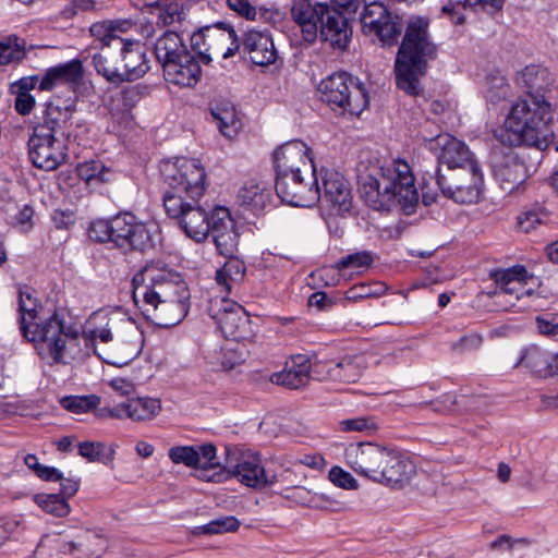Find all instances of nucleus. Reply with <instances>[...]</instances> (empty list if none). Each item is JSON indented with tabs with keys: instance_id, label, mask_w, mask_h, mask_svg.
I'll list each match as a JSON object with an SVG mask.
<instances>
[{
	"instance_id": "nucleus-57",
	"label": "nucleus",
	"mask_w": 558,
	"mask_h": 558,
	"mask_svg": "<svg viewBox=\"0 0 558 558\" xmlns=\"http://www.w3.org/2000/svg\"><path fill=\"white\" fill-rule=\"evenodd\" d=\"M340 427L344 432H373L378 425L373 418L361 416L341 421Z\"/></svg>"
},
{
	"instance_id": "nucleus-21",
	"label": "nucleus",
	"mask_w": 558,
	"mask_h": 558,
	"mask_svg": "<svg viewBox=\"0 0 558 558\" xmlns=\"http://www.w3.org/2000/svg\"><path fill=\"white\" fill-rule=\"evenodd\" d=\"M113 243L123 250L146 251L153 246V239L146 225L131 214L113 218Z\"/></svg>"
},
{
	"instance_id": "nucleus-11",
	"label": "nucleus",
	"mask_w": 558,
	"mask_h": 558,
	"mask_svg": "<svg viewBox=\"0 0 558 558\" xmlns=\"http://www.w3.org/2000/svg\"><path fill=\"white\" fill-rule=\"evenodd\" d=\"M191 46L206 63L211 61L213 56L228 59L234 56L240 47L234 29L221 23L205 26L193 33Z\"/></svg>"
},
{
	"instance_id": "nucleus-39",
	"label": "nucleus",
	"mask_w": 558,
	"mask_h": 558,
	"mask_svg": "<svg viewBox=\"0 0 558 558\" xmlns=\"http://www.w3.org/2000/svg\"><path fill=\"white\" fill-rule=\"evenodd\" d=\"M210 113L223 136L233 138L238 135L242 128V120L231 102H216L211 106Z\"/></svg>"
},
{
	"instance_id": "nucleus-43",
	"label": "nucleus",
	"mask_w": 558,
	"mask_h": 558,
	"mask_svg": "<svg viewBox=\"0 0 558 558\" xmlns=\"http://www.w3.org/2000/svg\"><path fill=\"white\" fill-rule=\"evenodd\" d=\"M140 100V93L135 87L124 88L112 95L107 105L112 119L118 123H128L131 119V111Z\"/></svg>"
},
{
	"instance_id": "nucleus-47",
	"label": "nucleus",
	"mask_w": 558,
	"mask_h": 558,
	"mask_svg": "<svg viewBox=\"0 0 558 558\" xmlns=\"http://www.w3.org/2000/svg\"><path fill=\"white\" fill-rule=\"evenodd\" d=\"M78 454L89 462H101L106 465L112 466L116 450L114 447L111 446L106 451V446L104 442L99 441H83L80 442L78 446Z\"/></svg>"
},
{
	"instance_id": "nucleus-27",
	"label": "nucleus",
	"mask_w": 558,
	"mask_h": 558,
	"mask_svg": "<svg viewBox=\"0 0 558 558\" xmlns=\"http://www.w3.org/2000/svg\"><path fill=\"white\" fill-rule=\"evenodd\" d=\"M166 82L180 88H192L202 77V66L191 51L162 68Z\"/></svg>"
},
{
	"instance_id": "nucleus-35",
	"label": "nucleus",
	"mask_w": 558,
	"mask_h": 558,
	"mask_svg": "<svg viewBox=\"0 0 558 558\" xmlns=\"http://www.w3.org/2000/svg\"><path fill=\"white\" fill-rule=\"evenodd\" d=\"M69 534L72 558H99L106 549V539L94 531H70Z\"/></svg>"
},
{
	"instance_id": "nucleus-10",
	"label": "nucleus",
	"mask_w": 558,
	"mask_h": 558,
	"mask_svg": "<svg viewBox=\"0 0 558 558\" xmlns=\"http://www.w3.org/2000/svg\"><path fill=\"white\" fill-rule=\"evenodd\" d=\"M494 277L499 286V291L495 295L505 311L530 308L539 296L533 289L525 287L529 280H535V278L529 275L524 266L517 265L499 270Z\"/></svg>"
},
{
	"instance_id": "nucleus-62",
	"label": "nucleus",
	"mask_w": 558,
	"mask_h": 558,
	"mask_svg": "<svg viewBox=\"0 0 558 558\" xmlns=\"http://www.w3.org/2000/svg\"><path fill=\"white\" fill-rule=\"evenodd\" d=\"M228 7L236 12L239 15L247 19L255 20L256 8L251 4L248 0H227Z\"/></svg>"
},
{
	"instance_id": "nucleus-61",
	"label": "nucleus",
	"mask_w": 558,
	"mask_h": 558,
	"mask_svg": "<svg viewBox=\"0 0 558 558\" xmlns=\"http://www.w3.org/2000/svg\"><path fill=\"white\" fill-rule=\"evenodd\" d=\"M243 357L235 349H225L220 352L218 368L221 371H231L241 365Z\"/></svg>"
},
{
	"instance_id": "nucleus-16",
	"label": "nucleus",
	"mask_w": 558,
	"mask_h": 558,
	"mask_svg": "<svg viewBox=\"0 0 558 558\" xmlns=\"http://www.w3.org/2000/svg\"><path fill=\"white\" fill-rule=\"evenodd\" d=\"M209 314L226 338L239 341L251 336L250 317L240 304L227 299L215 300L210 302Z\"/></svg>"
},
{
	"instance_id": "nucleus-36",
	"label": "nucleus",
	"mask_w": 558,
	"mask_h": 558,
	"mask_svg": "<svg viewBox=\"0 0 558 558\" xmlns=\"http://www.w3.org/2000/svg\"><path fill=\"white\" fill-rule=\"evenodd\" d=\"M311 363L304 355H296L287 363L282 372L276 373L270 380L291 389L304 387L310 380Z\"/></svg>"
},
{
	"instance_id": "nucleus-6",
	"label": "nucleus",
	"mask_w": 558,
	"mask_h": 558,
	"mask_svg": "<svg viewBox=\"0 0 558 558\" xmlns=\"http://www.w3.org/2000/svg\"><path fill=\"white\" fill-rule=\"evenodd\" d=\"M207 482L222 483L234 477L239 483L254 489H264L279 483L276 474L266 472L260 454L250 449H235L228 453L226 465L217 466L211 474H204Z\"/></svg>"
},
{
	"instance_id": "nucleus-17",
	"label": "nucleus",
	"mask_w": 558,
	"mask_h": 558,
	"mask_svg": "<svg viewBox=\"0 0 558 558\" xmlns=\"http://www.w3.org/2000/svg\"><path fill=\"white\" fill-rule=\"evenodd\" d=\"M168 457L173 464H183L198 471L197 477L206 481L204 474H211L219 466L217 449L213 444L195 446H173L168 450Z\"/></svg>"
},
{
	"instance_id": "nucleus-9",
	"label": "nucleus",
	"mask_w": 558,
	"mask_h": 558,
	"mask_svg": "<svg viewBox=\"0 0 558 558\" xmlns=\"http://www.w3.org/2000/svg\"><path fill=\"white\" fill-rule=\"evenodd\" d=\"M436 180L442 195L457 204H476L482 197L484 175L480 163L445 170L438 168Z\"/></svg>"
},
{
	"instance_id": "nucleus-45",
	"label": "nucleus",
	"mask_w": 558,
	"mask_h": 558,
	"mask_svg": "<svg viewBox=\"0 0 558 558\" xmlns=\"http://www.w3.org/2000/svg\"><path fill=\"white\" fill-rule=\"evenodd\" d=\"M72 111L69 107H60L54 104H47L43 121L34 129H41L43 134H53L63 132L70 121Z\"/></svg>"
},
{
	"instance_id": "nucleus-19",
	"label": "nucleus",
	"mask_w": 558,
	"mask_h": 558,
	"mask_svg": "<svg viewBox=\"0 0 558 558\" xmlns=\"http://www.w3.org/2000/svg\"><path fill=\"white\" fill-rule=\"evenodd\" d=\"M276 177L290 174L308 175L315 170L310 148L302 141H290L274 153Z\"/></svg>"
},
{
	"instance_id": "nucleus-22",
	"label": "nucleus",
	"mask_w": 558,
	"mask_h": 558,
	"mask_svg": "<svg viewBox=\"0 0 558 558\" xmlns=\"http://www.w3.org/2000/svg\"><path fill=\"white\" fill-rule=\"evenodd\" d=\"M319 178L322 181L319 201L329 206L332 214L348 213L352 207V194L344 177L336 170L322 169Z\"/></svg>"
},
{
	"instance_id": "nucleus-23",
	"label": "nucleus",
	"mask_w": 558,
	"mask_h": 558,
	"mask_svg": "<svg viewBox=\"0 0 558 558\" xmlns=\"http://www.w3.org/2000/svg\"><path fill=\"white\" fill-rule=\"evenodd\" d=\"M142 11L156 17L158 26L169 27L170 31L185 33L193 26L187 11L178 0H146Z\"/></svg>"
},
{
	"instance_id": "nucleus-40",
	"label": "nucleus",
	"mask_w": 558,
	"mask_h": 558,
	"mask_svg": "<svg viewBox=\"0 0 558 558\" xmlns=\"http://www.w3.org/2000/svg\"><path fill=\"white\" fill-rule=\"evenodd\" d=\"M181 31H168L155 44V54L162 68L177 60L181 54L190 52L180 35Z\"/></svg>"
},
{
	"instance_id": "nucleus-5",
	"label": "nucleus",
	"mask_w": 558,
	"mask_h": 558,
	"mask_svg": "<svg viewBox=\"0 0 558 558\" xmlns=\"http://www.w3.org/2000/svg\"><path fill=\"white\" fill-rule=\"evenodd\" d=\"M428 27L427 19L411 17L396 57V84L409 96L415 97L423 93L421 81L426 73L427 60L436 53Z\"/></svg>"
},
{
	"instance_id": "nucleus-38",
	"label": "nucleus",
	"mask_w": 558,
	"mask_h": 558,
	"mask_svg": "<svg viewBox=\"0 0 558 558\" xmlns=\"http://www.w3.org/2000/svg\"><path fill=\"white\" fill-rule=\"evenodd\" d=\"M239 199L254 213L263 211L272 201V190L267 182L251 180L239 192Z\"/></svg>"
},
{
	"instance_id": "nucleus-52",
	"label": "nucleus",
	"mask_w": 558,
	"mask_h": 558,
	"mask_svg": "<svg viewBox=\"0 0 558 558\" xmlns=\"http://www.w3.org/2000/svg\"><path fill=\"white\" fill-rule=\"evenodd\" d=\"M34 501L44 511L56 517H64L70 512L68 501L58 494H38L34 496Z\"/></svg>"
},
{
	"instance_id": "nucleus-8",
	"label": "nucleus",
	"mask_w": 558,
	"mask_h": 558,
	"mask_svg": "<svg viewBox=\"0 0 558 558\" xmlns=\"http://www.w3.org/2000/svg\"><path fill=\"white\" fill-rule=\"evenodd\" d=\"M318 90L332 110L350 116H359L368 105L366 90L347 72L327 76L319 83Z\"/></svg>"
},
{
	"instance_id": "nucleus-44",
	"label": "nucleus",
	"mask_w": 558,
	"mask_h": 558,
	"mask_svg": "<svg viewBox=\"0 0 558 558\" xmlns=\"http://www.w3.org/2000/svg\"><path fill=\"white\" fill-rule=\"evenodd\" d=\"M28 52L27 43L15 34L0 35V66L23 62Z\"/></svg>"
},
{
	"instance_id": "nucleus-59",
	"label": "nucleus",
	"mask_w": 558,
	"mask_h": 558,
	"mask_svg": "<svg viewBox=\"0 0 558 558\" xmlns=\"http://www.w3.org/2000/svg\"><path fill=\"white\" fill-rule=\"evenodd\" d=\"M229 259L225 263V265L220 268V277L228 276L231 281L239 282L245 272V266L243 262L233 257H228Z\"/></svg>"
},
{
	"instance_id": "nucleus-51",
	"label": "nucleus",
	"mask_w": 558,
	"mask_h": 558,
	"mask_svg": "<svg viewBox=\"0 0 558 558\" xmlns=\"http://www.w3.org/2000/svg\"><path fill=\"white\" fill-rule=\"evenodd\" d=\"M101 399L97 395L65 396L60 400V404L66 411L74 414L88 413L99 407Z\"/></svg>"
},
{
	"instance_id": "nucleus-15",
	"label": "nucleus",
	"mask_w": 558,
	"mask_h": 558,
	"mask_svg": "<svg viewBox=\"0 0 558 558\" xmlns=\"http://www.w3.org/2000/svg\"><path fill=\"white\" fill-rule=\"evenodd\" d=\"M277 196L282 203L296 207H311L319 202L320 186L316 171L305 174L276 177Z\"/></svg>"
},
{
	"instance_id": "nucleus-31",
	"label": "nucleus",
	"mask_w": 558,
	"mask_h": 558,
	"mask_svg": "<svg viewBox=\"0 0 558 558\" xmlns=\"http://www.w3.org/2000/svg\"><path fill=\"white\" fill-rule=\"evenodd\" d=\"M160 410L161 404L158 399L133 398L109 409L108 416L120 420L147 421L154 418Z\"/></svg>"
},
{
	"instance_id": "nucleus-64",
	"label": "nucleus",
	"mask_w": 558,
	"mask_h": 558,
	"mask_svg": "<svg viewBox=\"0 0 558 558\" xmlns=\"http://www.w3.org/2000/svg\"><path fill=\"white\" fill-rule=\"evenodd\" d=\"M542 222L536 213H525L518 217V223L524 232H529Z\"/></svg>"
},
{
	"instance_id": "nucleus-32",
	"label": "nucleus",
	"mask_w": 558,
	"mask_h": 558,
	"mask_svg": "<svg viewBox=\"0 0 558 558\" xmlns=\"http://www.w3.org/2000/svg\"><path fill=\"white\" fill-rule=\"evenodd\" d=\"M243 48L257 65H268L277 59V50L268 32L248 31L243 39Z\"/></svg>"
},
{
	"instance_id": "nucleus-60",
	"label": "nucleus",
	"mask_w": 558,
	"mask_h": 558,
	"mask_svg": "<svg viewBox=\"0 0 558 558\" xmlns=\"http://www.w3.org/2000/svg\"><path fill=\"white\" fill-rule=\"evenodd\" d=\"M536 327L542 335L558 336V314H544L536 317Z\"/></svg>"
},
{
	"instance_id": "nucleus-48",
	"label": "nucleus",
	"mask_w": 558,
	"mask_h": 558,
	"mask_svg": "<svg viewBox=\"0 0 558 558\" xmlns=\"http://www.w3.org/2000/svg\"><path fill=\"white\" fill-rule=\"evenodd\" d=\"M550 354L536 345L527 348L521 357V362L539 377H549Z\"/></svg>"
},
{
	"instance_id": "nucleus-29",
	"label": "nucleus",
	"mask_w": 558,
	"mask_h": 558,
	"mask_svg": "<svg viewBox=\"0 0 558 558\" xmlns=\"http://www.w3.org/2000/svg\"><path fill=\"white\" fill-rule=\"evenodd\" d=\"M329 380L352 384L356 383L367 368V359L363 354L345 355L339 361L322 365Z\"/></svg>"
},
{
	"instance_id": "nucleus-28",
	"label": "nucleus",
	"mask_w": 558,
	"mask_h": 558,
	"mask_svg": "<svg viewBox=\"0 0 558 558\" xmlns=\"http://www.w3.org/2000/svg\"><path fill=\"white\" fill-rule=\"evenodd\" d=\"M328 5L317 3L312 5L310 0H293L291 15L299 25L303 39L312 44L318 35V24L322 25Z\"/></svg>"
},
{
	"instance_id": "nucleus-20",
	"label": "nucleus",
	"mask_w": 558,
	"mask_h": 558,
	"mask_svg": "<svg viewBox=\"0 0 558 558\" xmlns=\"http://www.w3.org/2000/svg\"><path fill=\"white\" fill-rule=\"evenodd\" d=\"M428 149L436 156L439 165L446 169L469 167L478 163L469 147L454 136L442 133L428 140Z\"/></svg>"
},
{
	"instance_id": "nucleus-33",
	"label": "nucleus",
	"mask_w": 558,
	"mask_h": 558,
	"mask_svg": "<svg viewBox=\"0 0 558 558\" xmlns=\"http://www.w3.org/2000/svg\"><path fill=\"white\" fill-rule=\"evenodd\" d=\"M120 47L121 74L123 81H135L149 69L145 51L138 41H124Z\"/></svg>"
},
{
	"instance_id": "nucleus-1",
	"label": "nucleus",
	"mask_w": 558,
	"mask_h": 558,
	"mask_svg": "<svg viewBox=\"0 0 558 558\" xmlns=\"http://www.w3.org/2000/svg\"><path fill=\"white\" fill-rule=\"evenodd\" d=\"M20 329L49 365L81 361L93 350L108 364L122 365L140 354L143 335L120 308L100 310L86 320L81 333L57 314L43 318V306L29 289L20 290Z\"/></svg>"
},
{
	"instance_id": "nucleus-54",
	"label": "nucleus",
	"mask_w": 558,
	"mask_h": 558,
	"mask_svg": "<svg viewBox=\"0 0 558 558\" xmlns=\"http://www.w3.org/2000/svg\"><path fill=\"white\" fill-rule=\"evenodd\" d=\"M116 31L117 25L113 22H98L89 28L92 36L102 41L104 47L122 45L123 39L114 34Z\"/></svg>"
},
{
	"instance_id": "nucleus-26",
	"label": "nucleus",
	"mask_w": 558,
	"mask_h": 558,
	"mask_svg": "<svg viewBox=\"0 0 558 558\" xmlns=\"http://www.w3.org/2000/svg\"><path fill=\"white\" fill-rule=\"evenodd\" d=\"M383 445L363 441L349 444L343 452L345 464L359 476L371 481Z\"/></svg>"
},
{
	"instance_id": "nucleus-4",
	"label": "nucleus",
	"mask_w": 558,
	"mask_h": 558,
	"mask_svg": "<svg viewBox=\"0 0 558 558\" xmlns=\"http://www.w3.org/2000/svg\"><path fill=\"white\" fill-rule=\"evenodd\" d=\"M553 114L548 99L522 97L512 104L496 138L505 146H530L543 150L554 136L549 129Z\"/></svg>"
},
{
	"instance_id": "nucleus-37",
	"label": "nucleus",
	"mask_w": 558,
	"mask_h": 558,
	"mask_svg": "<svg viewBox=\"0 0 558 558\" xmlns=\"http://www.w3.org/2000/svg\"><path fill=\"white\" fill-rule=\"evenodd\" d=\"M83 76V65L77 59L49 68L39 83L40 90H51L57 86L78 82Z\"/></svg>"
},
{
	"instance_id": "nucleus-56",
	"label": "nucleus",
	"mask_w": 558,
	"mask_h": 558,
	"mask_svg": "<svg viewBox=\"0 0 558 558\" xmlns=\"http://www.w3.org/2000/svg\"><path fill=\"white\" fill-rule=\"evenodd\" d=\"M374 262V256L368 251L356 252L344 256L337 263L338 269L367 268Z\"/></svg>"
},
{
	"instance_id": "nucleus-14",
	"label": "nucleus",
	"mask_w": 558,
	"mask_h": 558,
	"mask_svg": "<svg viewBox=\"0 0 558 558\" xmlns=\"http://www.w3.org/2000/svg\"><path fill=\"white\" fill-rule=\"evenodd\" d=\"M361 24L365 35L376 37L384 46L396 45L404 28L402 19L379 2L364 7Z\"/></svg>"
},
{
	"instance_id": "nucleus-3",
	"label": "nucleus",
	"mask_w": 558,
	"mask_h": 558,
	"mask_svg": "<svg viewBox=\"0 0 558 558\" xmlns=\"http://www.w3.org/2000/svg\"><path fill=\"white\" fill-rule=\"evenodd\" d=\"M359 184L362 197L376 210H388L396 204L408 210L418 202L412 170L408 162L400 159L363 165Z\"/></svg>"
},
{
	"instance_id": "nucleus-13",
	"label": "nucleus",
	"mask_w": 558,
	"mask_h": 558,
	"mask_svg": "<svg viewBox=\"0 0 558 558\" xmlns=\"http://www.w3.org/2000/svg\"><path fill=\"white\" fill-rule=\"evenodd\" d=\"M415 474L416 465L409 457L392 447L383 446L371 481L400 489L409 485Z\"/></svg>"
},
{
	"instance_id": "nucleus-53",
	"label": "nucleus",
	"mask_w": 558,
	"mask_h": 558,
	"mask_svg": "<svg viewBox=\"0 0 558 558\" xmlns=\"http://www.w3.org/2000/svg\"><path fill=\"white\" fill-rule=\"evenodd\" d=\"M510 94V85L500 72H492L486 76V98L490 102H498Z\"/></svg>"
},
{
	"instance_id": "nucleus-7",
	"label": "nucleus",
	"mask_w": 558,
	"mask_h": 558,
	"mask_svg": "<svg viewBox=\"0 0 558 558\" xmlns=\"http://www.w3.org/2000/svg\"><path fill=\"white\" fill-rule=\"evenodd\" d=\"M160 173L169 187L165 196L201 199L204 195L206 173L199 160L185 157L163 160Z\"/></svg>"
},
{
	"instance_id": "nucleus-18",
	"label": "nucleus",
	"mask_w": 558,
	"mask_h": 558,
	"mask_svg": "<svg viewBox=\"0 0 558 558\" xmlns=\"http://www.w3.org/2000/svg\"><path fill=\"white\" fill-rule=\"evenodd\" d=\"M27 145L32 162L39 169L54 170L65 160L62 143L53 134H43L41 129L33 130Z\"/></svg>"
},
{
	"instance_id": "nucleus-41",
	"label": "nucleus",
	"mask_w": 558,
	"mask_h": 558,
	"mask_svg": "<svg viewBox=\"0 0 558 558\" xmlns=\"http://www.w3.org/2000/svg\"><path fill=\"white\" fill-rule=\"evenodd\" d=\"M93 63L97 73L102 75L107 81L112 83L123 82L120 51L111 49L110 47H102L98 53L94 54Z\"/></svg>"
},
{
	"instance_id": "nucleus-34",
	"label": "nucleus",
	"mask_w": 558,
	"mask_h": 558,
	"mask_svg": "<svg viewBox=\"0 0 558 558\" xmlns=\"http://www.w3.org/2000/svg\"><path fill=\"white\" fill-rule=\"evenodd\" d=\"M494 178L504 191L512 192L525 177L524 165L513 155H506L493 163Z\"/></svg>"
},
{
	"instance_id": "nucleus-25",
	"label": "nucleus",
	"mask_w": 558,
	"mask_h": 558,
	"mask_svg": "<svg viewBox=\"0 0 558 558\" xmlns=\"http://www.w3.org/2000/svg\"><path fill=\"white\" fill-rule=\"evenodd\" d=\"M211 233L218 253L225 257H233L238 252L239 232L236 226L225 207H217L211 213Z\"/></svg>"
},
{
	"instance_id": "nucleus-30",
	"label": "nucleus",
	"mask_w": 558,
	"mask_h": 558,
	"mask_svg": "<svg viewBox=\"0 0 558 558\" xmlns=\"http://www.w3.org/2000/svg\"><path fill=\"white\" fill-rule=\"evenodd\" d=\"M319 34L320 38L333 48L345 49L351 40L352 29L342 13L327 7Z\"/></svg>"
},
{
	"instance_id": "nucleus-50",
	"label": "nucleus",
	"mask_w": 558,
	"mask_h": 558,
	"mask_svg": "<svg viewBox=\"0 0 558 558\" xmlns=\"http://www.w3.org/2000/svg\"><path fill=\"white\" fill-rule=\"evenodd\" d=\"M240 525V521L233 515L220 517L208 522L207 524L195 526L193 530V535L199 536L233 533L239 530Z\"/></svg>"
},
{
	"instance_id": "nucleus-2",
	"label": "nucleus",
	"mask_w": 558,
	"mask_h": 558,
	"mask_svg": "<svg viewBox=\"0 0 558 558\" xmlns=\"http://www.w3.org/2000/svg\"><path fill=\"white\" fill-rule=\"evenodd\" d=\"M132 286L135 305L156 326H175L190 310L191 293L186 282L161 262L146 264L134 275Z\"/></svg>"
},
{
	"instance_id": "nucleus-58",
	"label": "nucleus",
	"mask_w": 558,
	"mask_h": 558,
	"mask_svg": "<svg viewBox=\"0 0 558 558\" xmlns=\"http://www.w3.org/2000/svg\"><path fill=\"white\" fill-rule=\"evenodd\" d=\"M329 480L338 487L344 489H356L359 486L357 481L351 473L344 471L340 466H332L329 471Z\"/></svg>"
},
{
	"instance_id": "nucleus-63",
	"label": "nucleus",
	"mask_w": 558,
	"mask_h": 558,
	"mask_svg": "<svg viewBox=\"0 0 558 558\" xmlns=\"http://www.w3.org/2000/svg\"><path fill=\"white\" fill-rule=\"evenodd\" d=\"M35 106V98L29 93H16L15 110L23 116L31 113Z\"/></svg>"
},
{
	"instance_id": "nucleus-55",
	"label": "nucleus",
	"mask_w": 558,
	"mask_h": 558,
	"mask_svg": "<svg viewBox=\"0 0 558 558\" xmlns=\"http://www.w3.org/2000/svg\"><path fill=\"white\" fill-rule=\"evenodd\" d=\"M113 218L111 220L97 219L88 228L89 239L96 242H113Z\"/></svg>"
},
{
	"instance_id": "nucleus-42",
	"label": "nucleus",
	"mask_w": 558,
	"mask_h": 558,
	"mask_svg": "<svg viewBox=\"0 0 558 558\" xmlns=\"http://www.w3.org/2000/svg\"><path fill=\"white\" fill-rule=\"evenodd\" d=\"M36 558H72L69 532L46 535L35 549Z\"/></svg>"
},
{
	"instance_id": "nucleus-24",
	"label": "nucleus",
	"mask_w": 558,
	"mask_h": 558,
	"mask_svg": "<svg viewBox=\"0 0 558 558\" xmlns=\"http://www.w3.org/2000/svg\"><path fill=\"white\" fill-rule=\"evenodd\" d=\"M514 81L524 92L525 97L548 99V95L556 85L557 76L545 65L530 64L517 72Z\"/></svg>"
},
{
	"instance_id": "nucleus-46",
	"label": "nucleus",
	"mask_w": 558,
	"mask_h": 558,
	"mask_svg": "<svg viewBox=\"0 0 558 558\" xmlns=\"http://www.w3.org/2000/svg\"><path fill=\"white\" fill-rule=\"evenodd\" d=\"M283 498L291 500L301 506H311L317 502L318 499L327 500L337 506L336 509H344V502L331 500L324 494H315L311 489L299 485H288L283 492H278Z\"/></svg>"
},
{
	"instance_id": "nucleus-49",
	"label": "nucleus",
	"mask_w": 558,
	"mask_h": 558,
	"mask_svg": "<svg viewBox=\"0 0 558 558\" xmlns=\"http://www.w3.org/2000/svg\"><path fill=\"white\" fill-rule=\"evenodd\" d=\"M76 171L78 178L93 187H97L98 185L107 182L109 180L108 175L110 174V170L100 161L96 160L80 163Z\"/></svg>"
},
{
	"instance_id": "nucleus-12",
	"label": "nucleus",
	"mask_w": 558,
	"mask_h": 558,
	"mask_svg": "<svg viewBox=\"0 0 558 558\" xmlns=\"http://www.w3.org/2000/svg\"><path fill=\"white\" fill-rule=\"evenodd\" d=\"M199 199L180 196H165L163 206L170 218L177 219L180 227L191 239L199 242L211 230V216L198 205Z\"/></svg>"
}]
</instances>
